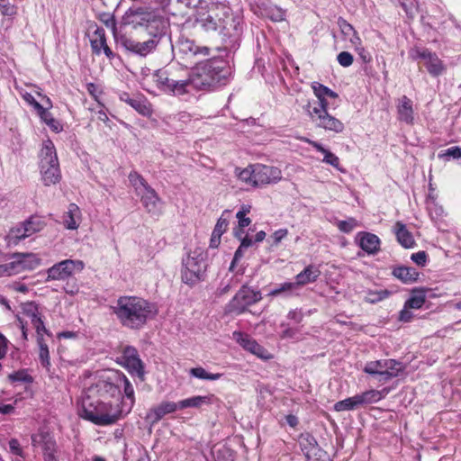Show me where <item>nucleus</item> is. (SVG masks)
<instances>
[{
	"instance_id": "nucleus-1",
	"label": "nucleus",
	"mask_w": 461,
	"mask_h": 461,
	"mask_svg": "<svg viewBox=\"0 0 461 461\" xmlns=\"http://www.w3.org/2000/svg\"><path fill=\"white\" fill-rule=\"evenodd\" d=\"M111 310L122 327L134 330L142 329L158 313L154 303L134 295L120 296Z\"/></svg>"
},
{
	"instance_id": "nucleus-2",
	"label": "nucleus",
	"mask_w": 461,
	"mask_h": 461,
	"mask_svg": "<svg viewBox=\"0 0 461 461\" xmlns=\"http://www.w3.org/2000/svg\"><path fill=\"white\" fill-rule=\"evenodd\" d=\"M230 76L231 69L224 60L209 59L199 63L186 77L189 90H209L226 85Z\"/></svg>"
},
{
	"instance_id": "nucleus-3",
	"label": "nucleus",
	"mask_w": 461,
	"mask_h": 461,
	"mask_svg": "<svg viewBox=\"0 0 461 461\" xmlns=\"http://www.w3.org/2000/svg\"><path fill=\"white\" fill-rule=\"evenodd\" d=\"M122 23L134 30L145 31L150 37L161 39L169 25L163 10L148 6L129 8L122 16Z\"/></svg>"
},
{
	"instance_id": "nucleus-4",
	"label": "nucleus",
	"mask_w": 461,
	"mask_h": 461,
	"mask_svg": "<svg viewBox=\"0 0 461 461\" xmlns=\"http://www.w3.org/2000/svg\"><path fill=\"white\" fill-rule=\"evenodd\" d=\"M79 415L95 425L107 426L114 424L125 415V412L119 403L113 404L111 402H106L87 395L82 400Z\"/></svg>"
},
{
	"instance_id": "nucleus-5",
	"label": "nucleus",
	"mask_w": 461,
	"mask_h": 461,
	"mask_svg": "<svg viewBox=\"0 0 461 461\" xmlns=\"http://www.w3.org/2000/svg\"><path fill=\"white\" fill-rule=\"evenodd\" d=\"M181 72L187 73L185 69H158L152 74V79L158 88L162 92L173 95H183L189 93L188 79L182 77Z\"/></svg>"
},
{
	"instance_id": "nucleus-6",
	"label": "nucleus",
	"mask_w": 461,
	"mask_h": 461,
	"mask_svg": "<svg viewBox=\"0 0 461 461\" xmlns=\"http://www.w3.org/2000/svg\"><path fill=\"white\" fill-rule=\"evenodd\" d=\"M128 178L146 211L151 215H159L161 200L155 189L137 171H131Z\"/></svg>"
},
{
	"instance_id": "nucleus-7",
	"label": "nucleus",
	"mask_w": 461,
	"mask_h": 461,
	"mask_svg": "<svg viewBox=\"0 0 461 461\" xmlns=\"http://www.w3.org/2000/svg\"><path fill=\"white\" fill-rule=\"evenodd\" d=\"M228 14V5L222 2H211L197 11L195 23L205 32H216L221 17Z\"/></svg>"
},
{
	"instance_id": "nucleus-8",
	"label": "nucleus",
	"mask_w": 461,
	"mask_h": 461,
	"mask_svg": "<svg viewBox=\"0 0 461 461\" xmlns=\"http://www.w3.org/2000/svg\"><path fill=\"white\" fill-rule=\"evenodd\" d=\"M206 265L204 257L200 249L190 252L182 260L181 277L187 285H194L203 279Z\"/></svg>"
},
{
	"instance_id": "nucleus-9",
	"label": "nucleus",
	"mask_w": 461,
	"mask_h": 461,
	"mask_svg": "<svg viewBox=\"0 0 461 461\" xmlns=\"http://www.w3.org/2000/svg\"><path fill=\"white\" fill-rule=\"evenodd\" d=\"M85 263L79 259H65L47 269L46 281H65L74 275L81 273Z\"/></svg>"
},
{
	"instance_id": "nucleus-10",
	"label": "nucleus",
	"mask_w": 461,
	"mask_h": 461,
	"mask_svg": "<svg viewBox=\"0 0 461 461\" xmlns=\"http://www.w3.org/2000/svg\"><path fill=\"white\" fill-rule=\"evenodd\" d=\"M222 36V40L234 46L242 33L241 19L232 14L231 8L229 6V14L223 15L219 22V29L217 31Z\"/></svg>"
},
{
	"instance_id": "nucleus-11",
	"label": "nucleus",
	"mask_w": 461,
	"mask_h": 461,
	"mask_svg": "<svg viewBox=\"0 0 461 461\" xmlns=\"http://www.w3.org/2000/svg\"><path fill=\"white\" fill-rule=\"evenodd\" d=\"M261 299L262 296L260 291L243 285L229 303V312L236 314H241L249 306L257 303Z\"/></svg>"
},
{
	"instance_id": "nucleus-12",
	"label": "nucleus",
	"mask_w": 461,
	"mask_h": 461,
	"mask_svg": "<svg viewBox=\"0 0 461 461\" xmlns=\"http://www.w3.org/2000/svg\"><path fill=\"white\" fill-rule=\"evenodd\" d=\"M45 226V222L41 217L32 216L21 225L13 228L8 235V243L16 245L20 240H24L34 233L41 230Z\"/></svg>"
},
{
	"instance_id": "nucleus-13",
	"label": "nucleus",
	"mask_w": 461,
	"mask_h": 461,
	"mask_svg": "<svg viewBox=\"0 0 461 461\" xmlns=\"http://www.w3.org/2000/svg\"><path fill=\"white\" fill-rule=\"evenodd\" d=\"M161 38L150 37L148 41L140 42L125 35L116 37L117 43L120 44L126 51L140 57H146L149 54L153 53L157 50Z\"/></svg>"
},
{
	"instance_id": "nucleus-14",
	"label": "nucleus",
	"mask_w": 461,
	"mask_h": 461,
	"mask_svg": "<svg viewBox=\"0 0 461 461\" xmlns=\"http://www.w3.org/2000/svg\"><path fill=\"white\" fill-rule=\"evenodd\" d=\"M409 56L413 60L422 59L428 72L433 77H438L446 70V66L435 52L428 49L412 48Z\"/></svg>"
},
{
	"instance_id": "nucleus-15",
	"label": "nucleus",
	"mask_w": 461,
	"mask_h": 461,
	"mask_svg": "<svg viewBox=\"0 0 461 461\" xmlns=\"http://www.w3.org/2000/svg\"><path fill=\"white\" fill-rule=\"evenodd\" d=\"M119 363L126 368L131 375L138 376L140 381H144L145 366L136 348L132 346L124 347Z\"/></svg>"
},
{
	"instance_id": "nucleus-16",
	"label": "nucleus",
	"mask_w": 461,
	"mask_h": 461,
	"mask_svg": "<svg viewBox=\"0 0 461 461\" xmlns=\"http://www.w3.org/2000/svg\"><path fill=\"white\" fill-rule=\"evenodd\" d=\"M254 187L275 185L282 179V171L277 167L256 164Z\"/></svg>"
},
{
	"instance_id": "nucleus-17",
	"label": "nucleus",
	"mask_w": 461,
	"mask_h": 461,
	"mask_svg": "<svg viewBox=\"0 0 461 461\" xmlns=\"http://www.w3.org/2000/svg\"><path fill=\"white\" fill-rule=\"evenodd\" d=\"M112 381L118 384L119 396L121 395V389H123L124 395L129 402H121V407H123L125 414L129 413L135 403L134 389L128 379V377L119 370H112Z\"/></svg>"
},
{
	"instance_id": "nucleus-18",
	"label": "nucleus",
	"mask_w": 461,
	"mask_h": 461,
	"mask_svg": "<svg viewBox=\"0 0 461 461\" xmlns=\"http://www.w3.org/2000/svg\"><path fill=\"white\" fill-rule=\"evenodd\" d=\"M89 395L98 396L103 399L119 396L118 384L112 381V371L107 375L96 382L88 389Z\"/></svg>"
},
{
	"instance_id": "nucleus-19",
	"label": "nucleus",
	"mask_w": 461,
	"mask_h": 461,
	"mask_svg": "<svg viewBox=\"0 0 461 461\" xmlns=\"http://www.w3.org/2000/svg\"><path fill=\"white\" fill-rule=\"evenodd\" d=\"M232 338L247 351L256 355L262 359L272 358L271 354L260 346L255 339L249 335L242 333L240 331H234Z\"/></svg>"
},
{
	"instance_id": "nucleus-20",
	"label": "nucleus",
	"mask_w": 461,
	"mask_h": 461,
	"mask_svg": "<svg viewBox=\"0 0 461 461\" xmlns=\"http://www.w3.org/2000/svg\"><path fill=\"white\" fill-rule=\"evenodd\" d=\"M319 113L322 114H317V116L310 118L317 127L334 133L344 131L345 125L340 120L330 115L328 111L319 110Z\"/></svg>"
},
{
	"instance_id": "nucleus-21",
	"label": "nucleus",
	"mask_w": 461,
	"mask_h": 461,
	"mask_svg": "<svg viewBox=\"0 0 461 461\" xmlns=\"http://www.w3.org/2000/svg\"><path fill=\"white\" fill-rule=\"evenodd\" d=\"M23 315L28 318L36 330L38 335H48L50 337V331L46 329L41 318V314L38 306L34 303H27L23 307Z\"/></svg>"
},
{
	"instance_id": "nucleus-22",
	"label": "nucleus",
	"mask_w": 461,
	"mask_h": 461,
	"mask_svg": "<svg viewBox=\"0 0 461 461\" xmlns=\"http://www.w3.org/2000/svg\"><path fill=\"white\" fill-rule=\"evenodd\" d=\"M90 45L93 53L100 55L103 51L109 59H113L114 54L106 43L105 31L104 28H95L90 36Z\"/></svg>"
},
{
	"instance_id": "nucleus-23",
	"label": "nucleus",
	"mask_w": 461,
	"mask_h": 461,
	"mask_svg": "<svg viewBox=\"0 0 461 461\" xmlns=\"http://www.w3.org/2000/svg\"><path fill=\"white\" fill-rule=\"evenodd\" d=\"M39 158V167H59L56 148L50 140L43 141Z\"/></svg>"
},
{
	"instance_id": "nucleus-24",
	"label": "nucleus",
	"mask_w": 461,
	"mask_h": 461,
	"mask_svg": "<svg viewBox=\"0 0 461 461\" xmlns=\"http://www.w3.org/2000/svg\"><path fill=\"white\" fill-rule=\"evenodd\" d=\"M32 445L34 447H40L43 455L50 452H58L56 440L49 431L40 430L32 437Z\"/></svg>"
},
{
	"instance_id": "nucleus-25",
	"label": "nucleus",
	"mask_w": 461,
	"mask_h": 461,
	"mask_svg": "<svg viewBox=\"0 0 461 461\" xmlns=\"http://www.w3.org/2000/svg\"><path fill=\"white\" fill-rule=\"evenodd\" d=\"M357 244L368 255H375L380 250L381 240L375 234L361 231L356 236Z\"/></svg>"
},
{
	"instance_id": "nucleus-26",
	"label": "nucleus",
	"mask_w": 461,
	"mask_h": 461,
	"mask_svg": "<svg viewBox=\"0 0 461 461\" xmlns=\"http://www.w3.org/2000/svg\"><path fill=\"white\" fill-rule=\"evenodd\" d=\"M180 409L178 402H162L158 405L151 408L146 416V419L152 424L158 422L165 415L173 413Z\"/></svg>"
},
{
	"instance_id": "nucleus-27",
	"label": "nucleus",
	"mask_w": 461,
	"mask_h": 461,
	"mask_svg": "<svg viewBox=\"0 0 461 461\" xmlns=\"http://www.w3.org/2000/svg\"><path fill=\"white\" fill-rule=\"evenodd\" d=\"M396 108L399 121L409 125L414 123V111L412 101L410 98L406 95L402 96L398 101Z\"/></svg>"
},
{
	"instance_id": "nucleus-28",
	"label": "nucleus",
	"mask_w": 461,
	"mask_h": 461,
	"mask_svg": "<svg viewBox=\"0 0 461 461\" xmlns=\"http://www.w3.org/2000/svg\"><path fill=\"white\" fill-rule=\"evenodd\" d=\"M121 100L128 104L143 116H150L153 113L151 104L144 97H131L128 94L124 93L121 95Z\"/></svg>"
},
{
	"instance_id": "nucleus-29",
	"label": "nucleus",
	"mask_w": 461,
	"mask_h": 461,
	"mask_svg": "<svg viewBox=\"0 0 461 461\" xmlns=\"http://www.w3.org/2000/svg\"><path fill=\"white\" fill-rule=\"evenodd\" d=\"M81 221V211L76 203H70L63 216V224L68 230H77Z\"/></svg>"
},
{
	"instance_id": "nucleus-30",
	"label": "nucleus",
	"mask_w": 461,
	"mask_h": 461,
	"mask_svg": "<svg viewBox=\"0 0 461 461\" xmlns=\"http://www.w3.org/2000/svg\"><path fill=\"white\" fill-rule=\"evenodd\" d=\"M392 275L403 284H412L419 278V272L411 267L400 266L393 267Z\"/></svg>"
},
{
	"instance_id": "nucleus-31",
	"label": "nucleus",
	"mask_w": 461,
	"mask_h": 461,
	"mask_svg": "<svg viewBox=\"0 0 461 461\" xmlns=\"http://www.w3.org/2000/svg\"><path fill=\"white\" fill-rule=\"evenodd\" d=\"M320 275L321 271L318 267L309 265L302 272L296 275L294 284L298 289L303 285L315 282Z\"/></svg>"
},
{
	"instance_id": "nucleus-32",
	"label": "nucleus",
	"mask_w": 461,
	"mask_h": 461,
	"mask_svg": "<svg viewBox=\"0 0 461 461\" xmlns=\"http://www.w3.org/2000/svg\"><path fill=\"white\" fill-rule=\"evenodd\" d=\"M216 399L214 394L197 395L178 402L180 409L200 408L203 405H210Z\"/></svg>"
},
{
	"instance_id": "nucleus-33",
	"label": "nucleus",
	"mask_w": 461,
	"mask_h": 461,
	"mask_svg": "<svg viewBox=\"0 0 461 461\" xmlns=\"http://www.w3.org/2000/svg\"><path fill=\"white\" fill-rule=\"evenodd\" d=\"M394 233L398 242L406 249L413 248L415 240L412 234L407 230L406 225L402 221H396L394 224Z\"/></svg>"
},
{
	"instance_id": "nucleus-34",
	"label": "nucleus",
	"mask_w": 461,
	"mask_h": 461,
	"mask_svg": "<svg viewBox=\"0 0 461 461\" xmlns=\"http://www.w3.org/2000/svg\"><path fill=\"white\" fill-rule=\"evenodd\" d=\"M384 372L383 373V381H389L400 375L405 369V366L392 358L385 359Z\"/></svg>"
},
{
	"instance_id": "nucleus-35",
	"label": "nucleus",
	"mask_w": 461,
	"mask_h": 461,
	"mask_svg": "<svg viewBox=\"0 0 461 461\" xmlns=\"http://www.w3.org/2000/svg\"><path fill=\"white\" fill-rule=\"evenodd\" d=\"M15 256L19 261L21 272L35 269L41 264V259L33 253H15Z\"/></svg>"
},
{
	"instance_id": "nucleus-36",
	"label": "nucleus",
	"mask_w": 461,
	"mask_h": 461,
	"mask_svg": "<svg viewBox=\"0 0 461 461\" xmlns=\"http://www.w3.org/2000/svg\"><path fill=\"white\" fill-rule=\"evenodd\" d=\"M306 142L309 143L312 148H314L317 151L322 153L324 158L322 161L326 164H329L334 167L337 169H339V158L335 154L330 152L329 149H325L321 143L306 140Z\"/></svg>"
},
{
	"instance_id": "nucleus-37",
	"label": "nucleus",
	"mask_w": 461,
	"mask_h": 461,
	"mask_svg": "<svg viewBox=\"0 0 461 461\" xmlns=\"http://www.w3.org/2000/svg\"><path fill=\"white\" fill-rule=\"evenodd\" d=\"M40 173L41 181L46 186L56 185L61 179V172L59 167H40Z\"/></svg>"
},
{
	"instance_id": "nucleus-38",
	"label": "nucleus",
	"mask_w": 461,
	"mask_h": 461,
	"mask_svg": "<svg viewBox=\"0 0 461 461\" xmlns=\"http://www.w3.org/2000/svg\"><path fill=\"white\" fill-rule=\"evenodd\" d=\"M328 102L326 97L317 98V100H309L306 104L303 106V111L310 118L321 114L320 111H328Z\"/></svg>"
},
{
	"instance_id": "nucleus-39",
	"label": "nucleus",
	"mask_w": 461,
	"mask_h": 461,
	"mask_svg": "<svg viewBox=\"0 0 461 461\" xmlns=\"http://www.w3.org/2000/svg\"><path fill=\"white\" fill-rule=\"evenodd\" d=\"M44 98L46 99V102L48 104V107L47 108H42V110L39 111L38 112V114L39 116L41 117V119L50 128L52 129L54 131L56 132H59L61 130H62V126L61 124L59 123V121H57L56 119H54L51 115V113L48 111L49 108H50L52 106L51 104V102L50 100L49 97L47 96H44Z\"/></svg>"
},
{
	"instance_id": "nucleus-40",
	"label": "nucleus",
	"mask_w": 461,
	"mask_h": 461,
	"mask_svg": "<svg viewBox=\"0 0 461 461\" xmlns=\"http://www.w3.org/2000/svg\"><path fill=\"white\" fill-rule=\"evenodd\" d=\"M338 24L339 26L341 33L345 36L346 39H348L350 41L352 45L358 44L361 42V40L358 37L354 27L346 20L339 18L338 21Z\"/></svg>"
},
{
	"instance_id": "nucleus-41",
	"label": "nucleus",
	"mask_w": 461,
	"mask_h": 461,
	"mask_svg": "<svg viewBox=\"0 0 461 461\" xmlns=\"http://www.w3.org/2000/svg\"><path fill=\"white\" fill-rule=\"evenodd\" d=\"M256 164L249 165L243 169L236 168V176L242 183L249 186L254 187V180H256Z\"/></svg>"
},
{
	"instance_id": "nucleus-42",
	"label": "nucleus",
	"mask_w": 461,
	"mask_h": 461,
	"mask_svg": "<svg viewBox=\"0 0 461 461\" xmlns=\"http://www.w3.org/2000/svg\"><path fill=\"white\" fill-rule=\"evenodd\" d=\"M360 406L371 404L379 402L384 397V391L368 390L360 394H357Z\"/></svg>"
},
{
	"instance_id": "nucleus-43",
	"label": "nucleus",
	"mask_w": 461,
	"mask_h": 461,
	"mask_svg": "<svg viewBox=\"0 0 461 461\" xmlns=\"http://www.w3.org/2000/svg\"><path fill=\"white\" fill-rule=\"evenodd\" d=\"M385 359L369 361L364 367V372L371 375H379L380 381H383V373L384 372Z\"/></svg>"
},
{
	"instance_id": "nucleus-44",
	"label": "nucleus",
	"mask_w": 461,
	"mask_h": 461,
	"mask_svg": "<svg viewBox=\"0 0 461 461\" xmlns=\"http://www.w3.org/2000/svg\"><path fill=\"white\" fill-rule=\"evenodd\" d=\"M37 343L39 346V357L41 365L49 369L50 366V352L47 343L44 340L43 335L37 336Z\"/></svg>"
},
{
	"instance_id": "nucleus-45",
	"label": "nucleus",
	"mask_w": 461,
	"mask_h": 461,
	"mask_svg": "<svg viewBox=\"0 0 461 461\" xmlns=\"http://www.w3.org/2000/svg\"><path fill=\"white\" fill-rule=\"evenodd\" d=\"M391 294V292L387 289H381V290H367L365 292V297L364 300L366 303H379L387 297H389Z\"/></svg>"
},
{
	"instance_id": "nucleus-46",
	"label": "nucleus",
	"mask_w": 461,
	"mask_h": 461,
	"mask_svg": "<svg viewBox=\"0 0 461 461\" xmlns=\"http://www.w3.org/2000/svg\"><path fill=\"white\" fill-rule=\"evenodd\" d=\"M426 301V294L422 290H413L411 297L405 302L406 307L420 309Z\"/></svg>"
},
{
	"instance_id": "nucleus-47",
	"label": "nucleus",
	"mask_w": 461,
	"mask_h": 461,
	"mask_svg": "<svg viewBox=\"0 0 461 461\" xmlns=\"http://www.w3.org/2000/svg\"><path fill=\"white\" fill-rule=\"evenodd\" d=\"M189 375L191 376L198 378V379L210 380V381L218 380L222 376V374H221V373H216V374L209 373L202 366L191 368L189 370Z\"/></svg>"
},
{
	"instance_id": "nucleus-48",
	"label": "nucleus",
	"mask_w": 461,
	"mask_h": 461,
	"mask_svg": "<svg viewBox=\"0 0 461 461\" xmlns=\"http://www.w3.org/2000/svg\"><path fill=\"white\" fill-rule=\"evenodd\" d=\"M359 406H360V403H359L357 395L356 394L352 397L337 402L334 405V410L336 411H351V410L358 408Z\"/></svg>"
},
{
	"instance_id": "nucleus-49",
	"label": "nucleus",
	"mask_w": 461,
	"mask_h": 461,
	"mask_svg": "<svg viewBox=\"0 0 461 461\" xmlns=\"http://www.w3.org/2000/svg\"><path fill=\"white\" fill-rule=\"evenodd\" d=\"M250 210L251 205L243 204L236 213V217L239 222V228L237 230H243L245 227H248L251 223V220L249 217H246V215L250 212Z\"/></svg>"
},
{
	"instance_id": "nucleus-50",
	"label": "nucleus",
	"mask_w": 461,
	"mask_h": 461,
	"mask_svg": "<svg viewBox=\"0 0 461 461\" xmlns=\"http://www.w3.org/2000/svg\"><path fill=\"white\" fill-rule=\"evenodd\" d=\"M229 212V211H224L221 216L219 218L212 231V236L211 240L212 242H214L216 238L220 240L221 236L226 231L228 227V221L226 218H224V214Z\"/></svg>"
},
{
	"instance_id": "nucleus-51",
	"label": "nucleus",
	"mask_w": 461,
	"mask_h": 461,
	"mask_svg": "<svg viewBox=\"0 0 461 461\" xmlns=\"http://www.w3.org/2000/svg\"><path fill=\"white\" fill-rule=\"evenodd\" d=\"M312 440L316 443L313 438ZM326 453L321 450L316 444L312 445L309 450L305 452V456L308 461H326L325 460Z\"/></svg>"
},
{
	"instance_id": "nucleus-52",
	"label": "nucleus",
	"mask_w": 461,
	"mask_h": 461,
	"mask_svg": "<svg viewBox=\"0 0 461 461\" xmlns=\"http://www.w3.org/2000/svg\"><path fill=\"white\" fill-rule=\"evenodd\" d=\"M439 158H443L445 160L453 159H461V148L457 146L450 147L446 150L441 151L438 154Z\"/></svg>"
},
{
	"instance_id": "nucleus-53",
	"label": "nucleus",
	"mask_w": 461,
	"mask_h": 461,
	"mask_svg": "<svg viewBox=\"0 0 461 461\" xmlns=\"http://www.w3.org/2000/svg\"><path fill=\"white\" fill-rule=\"evenodd\" d=\"M357 226L358 222L355 218H348L345 221H339L337 222V227L344 233L351 232Z\"/></svg>"
},
{
	"instance_id": "nucleus-54",
	"label": "nucleus",
	"mask_w": 461,
	"mask_h": 461,
	"mask_svg": "<svg viewBox=\"0 0 461 461\" xmlns=\"http://www.w3.org/2000/svg\"><path fill=\"white\" fill-rule=\"evenodd\" d=\"M295 290H297V287H296L294 282H286V283L279 285L276 288L273 289L269 293V295L276 296L282 293H292Z\"/></svg>"
},
{
	"instance_id": "nucleus-55",
	"label": "nucleus",
	"mask_w": 461,
	"mask_h": 461,
	"mask_svg": "<svg viewBox=\"0 0 461 461\" xmlns=\"http://www.w3.org/2000/svg\"><path fill=\"white\" fill-rule=\"evenodd\" d=\"M402 9L405 11L407 15L413 16L418 11L419 3L418 0H397Z\"/></svg>"
},
{
	"instance_id": "nucleus-56",
	"label": "nucleus",
	"mask_w": 461,
	"mask_h": 461,
	"mask_svg": "<svg viewBox=\"0 0 461 461\" xmlns=\"http://www.w3.org/2000/svg\"><path fill=\"white\" fill-rule=\"evenodd\" d=\"M217 461H234V452L227 447H222L217 450Z\"/></svg>"
},
{
	"instance_id": "nucleus-57",
	"label": "nucleus",
	"mask_w": 461,
	"mask_h": 461,
	"mask_svg": "<svg viewBox=\"0 0 461 461\" xmlns=\"http://www.w3.org/2000/svg\"><path fill=\"white\" fill-rule=\"evenodd\" d=\"M11 259L12 260L10 262L5 264L9 276L21 273V267L15 253L11 256Z\"/></svg>"
},
{
	"instance_id": "nucleus-58",
	"label": "nucleus",
	"mask_w": 461,
	"mask_h": 461,
	"mask_svg": "<svg viewBox=\"0 0 461 461\" xmlns=\"http://www.w3.org/2000/svg\"><path fill=\"white\" fill-rule=\"evenodd\" d=\"M10 452L14 455L21 456L23 458L25 457L23 447L20 445V442L17 438H11L8 442Z\"/></svg>"
},
{
	"instance_id": "nucleus-59",
	"label": "nucleus",
	"mask_w": 461,
	"mask_h": 461,
	"mask_svg": "<svg viewBox=\"0 0 461 461\" xmlns=\"http://www.w3.org/2000/svg\"><path fill=\"white\" fill-rule=\"evenodd\" d=\"M0 11L4 15H14L16 13V7L10 4L8 0H0Z\"/></svg>"
},
{
	"instance_id": "nucleus-60",
	"label": "nucleus",
	"mask_w": 461,
	"mask_h": 461,
	"mask_svg": "<svg viewBox=\"0 0 461 461\" xmlns=\"http://www.w3.org/2000/svg\"><path fill=\"white\" fill-rule=\"evenodd\" d=\"M337 60L342 67H349L353 63V56L348 51H342L337 56Z\"/></svg>"
},
{
	"instance_id": "nucleus-61",
	"label": "nucleus",
	"mask_w": 461,
	"mask_h": 461,
	"mask_svg": "<svg viewBox=\"0 0 461 461\" xmlns=\"http://www.w3.org/2000/svg\"><path fill=\"white\" fill-rule=\"evenodd\" d=\"M312 88L317 98L327 97V92L329 87L321 85V83L313 82L312 84Z\"/></svg>"
},
{
	"instance_id": "nucleus-62",
	"label": "nucleus",
	"mask_w": 461,
	"mask_h": 461,
	"mask_svg": "<svg viewBox=\"0 0 461 461\" xmlns=\"http://www.w3.org/2000/svg\"><path fill=\"white\" fill-rule=\"evenodd\" d=\"M180 50L185 53L190 52L194 55L199 52V48L191 41H182L180 44Z\"/></svg>"
},
{
	"instance_id": "nucleus-63",
	"label": "nucleus",
	"mask_w": 461,
	"mask_h": 461,
	"mask_svg": "<svg viewBox=\"0 0 461 461\" xmlns=\"http://www.w3.org/2000/svg\"><path fill=\"white\" fill-rule=\"evenodd\" d=\"M353 46L364 63H369L371 61L372 58L370 53L361 46V42L358 44H353Z\"/></svg>"
},
{
	"instance_id": "nucleus-64",
	"label": "nucleus",
	"mask_w": 461,
	"mask_h": 461,
	"mask_svg": "<svg viewBox=\"0 0 461 461\" xmlns=\"http://www.w3.org/2000/svg\"><path fill=\"white\" fill-rule=\"evenodd\" d=\"M411 259L418 266L424 267L427 263L428 256L425 251H419L411 256Z\"/></svg>"
}]
</instances>
